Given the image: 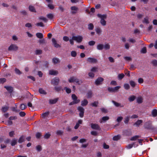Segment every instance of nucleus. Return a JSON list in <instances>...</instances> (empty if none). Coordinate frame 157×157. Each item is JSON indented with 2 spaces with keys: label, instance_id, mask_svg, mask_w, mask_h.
<instances>
[{
  "label": "nucleus",
  "instance_id": "f257e3e1",
  "mask_svg": "<svg viewBox=\"0 0 157 157\" xmlns=\"http://www.w3.org/2000/svg\"><path fill=\"white\" fill-rule=\"evenodd\" d=\"M98 17L101 19L100 21V23L101 25L103 26H105L106 24V22L105 20V19H106L107 17V15L106 14H98L97 15Z\"/></svg>",
  "mask_w": 157,
  "mask_h": 157
},
{
  "label": "nucleus",
  "instance_id": "f03ea898",
  "mask_svg": "<svg viewBox=\"0 0 157 157\" xmlns=\"http://www.w3.org/2000/svg\"><path fill=\"white\" fill-rule=\"evenodd\" d=\"M68 81L70 83L75 82L78 84L82 83V80H79L78 79L74 76L71 77L68 79Z\"/></svg>",
  "mask_w": 157,
  "mask_h": 157
},
{
  "label": "nucleus",
  "instance_id": "7ed1b4c3",
  "mask_svg": "<svg viewBox=\"0 0 157 157\" xmlns=\"http://www.w3.org/2000/svg\"><path fill=\"white\" fill-rule=\"evenodd\" d=\"M121 88L120 86H117L114 88L109 87L108 88V90L111 92H115L118 91V90Z\"/></svg>",
  "mask_w": 157,
  "mask_h": 157
},
{
  "label": "nucleus",
  "instance_id": "20e7f679",
  "mask_svg": "<svg viewBox=\"0 0 157 157\" xmlns=\"http://www.w3.org/2000/svg\"><path fill=\"white\" fill-rule=\"evenodd\" d=\"M82 37L80 36H72V39L78 43L81 42L82 40Z\"/></svg>",
  "mask_w": 157,
  "mask_h": 157
},
{
  "label": "nucleus",
  "instance_id": "39448f33",
  "mask_svg": "<svg viewBox=\"0 0 157 157\" xmlns=\"http://www.w3.org/2000/svg\"><path fill=\"white\" fill-rule=\"evenodd\" d=\"M104 81V79L102 77H98L95 80V84L96 85L98 86L101 85Z\"/></svg>",
  "mask_w": 157,
  "mask_h": 157
},
{
  "label": "nucleus",
  "instance_id": "423d86ee",
  "mask_svg": "<svg viewBox=\"0 0 157 157\" xmlns=\"http://www.w3.org/2000/svg\"><path fill=\"white\" fill-rule=\"evenodd\" d=\"M18 48V47L15 45L12 44L9 47L8 50L9 51H17Z\"/></svg>",
  "mask_w": 157,
  "mask_h": 157
},
{
  "label": "nucleus",
  "instance_id": "0eeeda50",
  "mask_svg": "<svg viewBox=\"0 0 157 157\" xmlns=\"http://www.w3.org/2000/svg\"><path fill=\"white\" fill-rule=\"evenodd\" d=\"M59 81V79L57 77H55L52 80L51 83L54 85H57L58 84Z\"/></svg>",
  "mask_w": 157,
  "mask_h": 157
},
{
  "label": "nucleus",
  "instance_id": "6e6552de",
  "mask_svg": "<svg viewBox=\"0 0 157 157\" xmlns=\"http://www.w3.org/2000/svg\"><path fill=\"white\" fill-rule=\"evenodd\" d=\"M52 42L54 46L56 48H60L61 46L57 43V42L55 38L52 39Z\"/></svg>",
  "mask_w": 157,
  "mask_h": 157
},
{
  "label": "nucleus",
  "instance_id": "1a4fd4ad",
  "mask_svg": "<svg viewBox=\"0 0 157 157\" xmlns=\"http://www.w3.org/2000/svg\"><path fill=\"white\" fill-rule=\"evenodd\" d=\"M87 60L89 62L91 63H95L97 62V60L96 59L91 57L88 58L87 59Z\"/></svg>",
  "mask_w": 157,
  "mask_h": 157
},
{
  "label": "nucleus",
  "instance_id": "9d476101",
  "mask_svg": "<svg viewBox=\"0 0 157 157\" xmlns=\"http://www.w3.org/2000/svg\"><path fill=\"white\" fill-rule=\"evenodd\" d=\"M71 9L72 11L71 12V13L72 14H75L77 12L78 10V8L77 7L75 6H71Z\"/></svg>",
  "mask_w": 157,
  "mask_h": 157
},
{
  "label": "nucleus",
  "instance_id": "9b49d317",
  "mask_svg": "<svg viewBox=\"0 0 157 157\" xmlns=\"http://www.w3.org/2000/svg\"><path fill=\"white\" fill-rule=\"evenodd\" d=\"M90 125L91 128L93 129L99 130L100 129V126L97 124L91 123Z\"/></svg>",
  "mask_w": 157,
  "mask_h": 157
},
{
  "label": "nucleus",
  "instance_id": "f8f14e48",
  "mask_svg": "<svg viewBox=\"0 0 157 157\" xmlns=\"http://www.w3.org/2000/svg\"><path fill=\"white\" fill-rule=\"evenodd\" d=\"M112 102L116 107H124L123 105H121L120 103L116 102L113 100L112 101Z\"/></svg>",
  "mask_w": 157,
  "mask_h": 157
},
{
  "label": "nucleus",
  "instance_id": "ddd939ff",
  "mask_svg": "<svg viewBox=\"0 0 157 157\" xmlns=\"http://www.w3.org/2000/svg\"><path fill=\"white\" fill-rule=\"evenodd\" d=\"M52 63L54 64H56L60 62L59 59L57 57H55L52 59Z\"/></svg>",
  "mask_w": 157,
  "mask_h": 157
},
{
  "label": "nucleus",
  "instance_id": "4468645a",
  "mask_svg": "<svg viewBox=\"0 0 157 157\" xmlns=\"http://www.w3.org/2000/svg\"><path fill=\"white\" fill-rule=\"evenodd\" d=\"M71 97L73 101L78 102V103L80 102V100L77 99V98L75 94H72Z\"/></svg>",
  "mask_w": 157,
  "mask_h": 157
},
{
  "label": "nucleus",
  "instance_id": "2eb2a0df",
  "mask_svg": "<svg viewBox=\"0 0 157 157\" xmlns=\"http://www.w3.org/2000/svg\"><path fill=\"white\" fill-rule=\"evenodd\" d=\"M58 100V98H56L54 99H50L49 100V103L50 104H55L57 101Z\"/></svg>",
  "mask_w": 157,
  "mask_h": 157
},
{
  "label": "nucleus",
  "instance_id": "dca6fc26",
  "mask_svg": "<svg viewBox=\"0 0 157 157\" xmlns=\"http://www.w3.org/2000/svg\"><path fill=\"white\" fill-rule=\"evenodd\" d=\"M144 126L145 128L149 129L151 128V124L150 122H146L145 123Z\"/></svg>",
  "mask_w": 157,
  "mask_h": 157
},
{
  "label": "nucleus",
  "instance_id": "f3484780",
  "mask_svg": "<svg viewBox=\"0 0 157 157\" xmlns=\"http://www.w3.org/2000/svg\"><path fill=\"white\" fill-rule=\"evenodd\" d=\"M58 73V71L56 70H51L49 71V74L52 75H56Z\"/></svg>",
  "mask_w": 157,
  "mask_h": 157
},
{
  "label": "nucleus",
  "instance_id": "a211bd4d",
  "mask_svg": "<svg viewBox=\"0 0 157 157\" xmlns=\"http://www.w3.org/2000/svg\"><path fill=\"white\" fill-rule=\"evenodd\" d=\"M4 87L10 93H11L12 92L13 90V88L12 87L10 86H5Z\"/></svg>",
  "mask_w": 157,
  "mask_h": 157
},
{
  "label": "nucleus",
  "instance_id": "6ab92c4d",
  "mask_svg": "<svg viewBox=\"0 0 157 157\" xmlns=\"http://www.w3.org/2000/svg\"><path fill=\"white\" fill-rule=\"evenodd\" d=\"M104 48V45L102 44H99L97 45V48L99 50H102Z\"/></svg>",
  "mask_w": 157,
  "mask_h": 157
},
{
  "label": "nucleus",
  "instance_id": "aec40b11",
  "mask_svg": "<svg viewBox=\"0 0 157 157\" xmlns=\"http://www.w3.org/2000/svg\"><path fill=\"white\" fill-rule=\"evenodd\" d=\"M25 141V136H22L19 138L18 140V142L19 143H21Z\"/></svg>",
  "mask_w": 157,
  "mask_h": 157
},
{
  "label": "nucleus",
  "instance_id": "412c9836",
  "mask_svg": "<svg viewBox=\"0 0 157 157\" xmlns=\"http://www.w3.org/2000/svg\"><path fill=\"white\" fill-rule=\"evenodd\" d=\"M88 103L87 100L86 99H84L83 101H81V105L82 106L86 105Z\"/></svg>",
  "mask_w": 157,
  "mask_h": 157
},
{
  "label": "nucleus",
  "instance_id": "4be33fe9",
  "mask_svg": "<svg viewBox=\"0 0 157 157\" xmlns=\"http://www.w3.org/2000/svg\"><path fill=\"white\" fill-rule=\"evenodd\" d=\"M143 23H145L146 24H148L149 23V21L148 20V18L147 17H145L142 21Z\"/></svg>",
  "mask_w": 157,
  "mask_h": 157
},
{
  "label": "nucleus",
  "instance_id": "5701e85b",
  "mask_svg": "<svg viewBox=\"0 0 157 157\" xmlns=\"http://www.w3.org/2000/svg\"><path fill=\"white\" fill-rule=\"evenodd\" d=\"M135 98L136 97L134 95H131L129 97L128 99L129 101L131 102L134 101L135 99Z\"/></svg>",
  "mask_w": 157,
  "mask_h": 157
},
{
  "label": "nucleus",
  "instance_id": "b1692460",
  "mask_svg": "<svg viewBox=\"0 0 157 157\" xmlns=\"http://www.w3.org/2000/svg\"><path fill=\"white\" fill-rule=\"evenodd\" d=\"M39 92L40 94H46L47 93L46 91L42 88H40L39 90Z\"/></svg>",
  "mask_w": 157,
  "mask_h": 157
},
{
  "label": "nucleus",
  "instance_id": "393cba45",
  "mask_svg": "<svg viewBox=\"0 0 157 157\" xmlns=\"http://www.w3.org/2000/svg\"><path fill=\"white\" fill-rule=\"evenodd\" d=\"M151 113L153 117H156L157 115V110L156 109H154L152 111Z\"/></svg>",
  "mask_w": 157,
  "mask_h": 157
},
{
  "label": "nucleus",
  "instance_id": "a878e982",
  "mask_svg": "<svg viewBox=\"0 0 157 157\" xmlns=\"http://www.w3.org/2000/svg\"><path fill=\"white\" fill-rule=\"evenodd\" d=\"M140 137V136L138 135H136L135 136H133V137H132L131 138L130 140L131 141H135L138 138H139Z\"/></svg>",
  "mask_w": 157,
  "mask_h": 157
},
{
  "label": "nucleus",
  "instance_id": "bb28decb",
  "mask_svg": "<svg viewBox=\"0 0 157 157\" xmlns=\"http://www.w3.org/2000/svg\"><path fill=\"white\" fill-rule=\"evenodd\" d=\"M29 10L31 12H36L35 8L33 6H29Z\"/></svg>",
  "mask_w": 157,
  "mask_h": 157
},
{
  "label": "nucleus",
  "instance_id": "cd10ccee",
  "mask_svg": "<svg viewBox=\"0 0 157 157\" xmlns=\"http://www.w3.org/2000/svg\"><path fill=\"white\" fill-rule=\"evenodd\" d=\"M36 36L38 38H42L43 36V35L41 33H38L36 34Z\"/></svg>",
  "mask_w": 157,
  "mask_h": 157
},
{
  "label": "nucleus",
  "instance_id": "c85d7f7f",
  "mask_svg": "<svg viewBox=\"0 0 157 157\" xmlns=\"http://www.w3.org/2000/svg\"><path fill=\"white\" fill-rule=\"evenodd\" d=\"M120 138L121 136L118 135L113 136V139L114 140L117 141L120 139Z\"/></svg>",
  "mask_w": 157,
  "mask_h": 157
},
{
  "label": "nucleus",
  "instance_id": "c756f323",
  "mask_svg": "<svg viewBox=\"0 0 157 157\" xmlns=\"http://www.w3.org/2000/svg\"><path fill=\"white\" fill-rule=\"evenodd\" d=\"M26 107L27 106L26 105L24 104H21L20 106V108L21 110H24Z\"/></svg>",
  "mask_w": 157,
  "mask_h": 157
},
{
  "label": "nucleus",
  "instance_id": "7c9ffc66",
  "mask_svg": "<svg viewBox=\"0 0 157 157\" xmlns=\"http://www.w3.org/2000/svg\"><path fill=\"white\" fill-rule=\"evenodd\" d=\"M71 56L73 57H75L77 55V52L75 51H73L71 52Z\"/></svg>",
  "mask_w": 157,
  "mask_h": 157
},
{
  "label": "nucleus",
  "instance_id": "2f4dec72",
  "mask_svg": "<svg viewBox=\"0 0 157 157\" xmlns=\"http://www.w3.org/2000/svg\"><path fill=\"white\" fill-rule=\"evenodd\" d=\"M129 120V116H127L125 118L124 122L125 124H128Z\"/></svg>",
  "mask_w": 157,
  "mask_h": 157
},
{
  "label": "nucleus",
  "instance_id": "473e14b6",
  "mask_svg": "<svg viewBox=\"0 0 157 157\" xmlns=\"http://www.w3.org/2000/svg\"><path fill=\"white\" fill-rule=\"evenodd\" d=\"M124 76V75L123 74L121 73L120 74H119L118 75V78L119 79L121 80L122 79Z\"/></svg>",
  "mask_w": 157,
  "mask_h": 157
},
{
  "label": "nucleus",
  "instance_id": "72a5a7b5",
  "mask_svg": "<svg viewBox=\"0 0 157 157\" xmlns=\"http://www.w3.org/2000/svg\"><path fill=\"white\" fill-rule=\"evenodd\" d=\"M135 143H133L132 144H129L126 146V147L127 149H130L133 147Z\"/></svg>",
  "mask_w": 157,
  "mask_h": 157
},
{
  "label": "nucleus",
  "instance_id": "f704fd0d",
  "mask_svg": "<svg viewBox=\"0 0 157 157\" xmlns=\"http://www.w3.org/2000/svg\"><path fill=\"white\" fill-rule=\"evenodd\" d=\"M110 46L108 44H105L104 45V48L105 50H108L110 49Z\"/></svg>",
  "mask_w": 157,
  "mask_h": 157
},
{
  "label": "nucleus",
  "instance_id": "c9c22d12",
  "mask_svg": "<svg viewBox=\"0 0 157 157\" xmlns=\"http://www.w3.org/2000/svg\"><path fill=\"white\" fill-rule=\"evenodd\" d=\"M49 113V112H46L42 113L41 115V116L42 118H44L47 116Z\"/></svg>",
  "mask_w": 157,
  "mask_h": 157
},
{
  "label": "nucleus",
  "instance_id": "e433bc0d",
  "mask_svg": "<svg viewBox=\"0 0 157 157\" xmlns=\"http://www.w3.org/2000/svg\"><path fill=\"white\" fill-rule=\"evenodd\" d=\"M17 143V140L15 139H13L12 140L11 142V145L12 146H14Z\"/></svg>",
  "mask_w": 157,
  "mask_h": 157
},
{
  "label": "nucleus",
  "instance_id": "4c0bfd02",
  "mask_svg": "<svg viewBox=\"0 0 157 157\" xmlns=\"http://www.w3.org/2000/svg\"><path fill=\"white\" fill-rule=\"evenodd\" d=\"M143 122V121L141 120H138L134 124V125L136 124L137 126H139L140 125L141 123H142Z\"/></svg>",
  "mask_w": 157,
  "mask_h": 157
},
{
  "label": "nucleus",
  "instance_id": "58836bf2",
  "mask_svg": "<svg viewBox=\"0 0 157 157\" xmlns=\"http://www.w3.org/2000/svg\"><path fill=\"white\" fill-rule=\"evenodd\" d=\"M95 31L97 34H99L101 33V30L100 28H98L95 29Z\"/></svg>",
  "mask_w": 157,
  "mask_h": 157
},
{
  "label": "nucleus",
  "instance_id": "ea45409f",
  "mask_svg": "<svg viewBox=\"0 0 157 157\" xmlns=\"http://www.w3.org/2000/svg\"><path fill=\"white\" fill-rule=\"evenodd\" d=\"M94 28V25L90 23L88 25V29L89 30H92Z\"/></svg>",
  "mask_w": 157,
  "mask_h": 157
},
{
  "label": "nucleus",
  "instance_id": "a19ab883",
  "mask_svg": "<svg viewBox=\"0 0 157 157\" xmlns=\"http://www.w3.org/2000/svg\"><path fill=\"white\" fill-rule=\"evenodd\" d=\"M35 53L36 55H40L42 54V51L41 50H37L35 51Z\"/></svg>",
  "mask_w": 157,
  "mask_h": 157
},
{
  "label": "nucleus",
  "instance_id": "79ce46f5",
  "mask_svg": "<svg viewBox=\"0 0 157 157\" xmlns=\"http://www.w3.org/2000/svg\"><path fill=\"white\" fill-rule=\"evenodd\" d=\"M124 89L126 90H128L130 88V86L129 84L127 83L124 84Z\"/></svg>",
  "mask_w": 157,
  "mask_h": 157
},
{
  "label": "nucleus",
  "instance_id": "37998d69",
  "mask_svg": "<svg viewBox=\"0 0 157 157\" xmlns=\"http://www.w3.org/2000/svg\"><path fill=\"white\" fill-rule=\"evenodd\" d=\"M47 17L50 19H52L54 17L53 14L51 13H49L47 15Z\"/></svg>",
  "mask_w": 157,
  "mask_h": 157
},
{
  "label": "nucleus",
  "instance_id": "c03bdc74",
  "mask_svg": "<svg viewBox=\"0 0 157 157\" xmlns=\"http://www.w3.org/2000/svg\"><path fill=\"white\" fill-rule=\"evenodd\" d=\"M77 109L80 112H83L84 111V109L81 106L78 107Z\"/></svg>",
  "mask_w": 157,
  "mask_h": 157
},
{
  "label": "nucleus",
  "instance_id": "a18cd8bd",
  "mask_svg": "<svg viewBox=\"0 0 157 157\" xmlns=\"http://www.w3.org/2000/svg\"><path fill=\"white\" fill-rule=\"evenodd\" d=\"M129 83L131 86L133 87H135L136 84L135 82L133 81H131L129 82Z\"/></svg>",
  "mask_w": 157,
  "mask_h": 157
},
{
  "label": "nucleus",
  "instance_id": "49530a36",
  "mask_svg": "<svg viewBox=\"0 0 157 157\" xmlns=\"http://www.w3.org/2000/svg\"><path fill=\"white\" fill-rule=\"evenodd\" d=\"M8 109V107L6 106H5L2 107V111L4 112H5L7 111Z\"/></svg>",
  "mask_w": 157,
  "mask_h": 157
},
{
  "label": "nucleus",
  "instance_id": "de8ad7c7",
  "mask_svg": "<svg viewBox=\"0 0 157 157\" xmlns=\"http://www.w3.org/2000/svg\"><path fill=\"white\" fill-rule=\"evenodd\" d=\"M36 25L37 26H40L41 27L44 26V25L43 23L42 22L37 23L36 24Z\"/></svg>",
  "mask_w": 157,
  "mask_h": 157
},
{
  "label": "nucleus",
  "instance_id": "09e8293b",
  "mask_svg": "<svg viewBox=\"0 0 157 157\" xmlns=\"http://www.w3.org/2000/svg\"><path fill=\"white\" fill-rule=\"evenodd\" d=\"M147 52V49L146 47H144L141 50V52L143 53H145Z\"/></svg>",
  "mask_w": 157,
  "mask_h": 157
},
{
  "label": "nucleus",
  "instance_id": "8fccbe9b",
  "mask_svg": "<svg viewBox=\"0 0 157 157\" xmlns=\"http://www.w3.org/2000/svg\"><path fill=\"white\" fill-rule=\"evenodd\" d=\"M15 73L19 75H20L21 74V71L18 69L15 68Z\"/></svg>",
  "mask_w": 157,
  "mask_h": 157
},
{
  "label": "nucleus",
  "instance_id": "3c124183",
  "mask_svg": "<svg viewBox=\"0 0 157 157\" xmlns=\"http://www.w3.org/2000/svg\"><path fill=\"white\" fill-rule=\"evenodd\" d=\"M88 75L91 78H93L94 76V73L90 72L89 73Z\"/></svg>",
  "mask_w": 157,
  "mask_h": 157
},
{
  "label": "nucleus",
  "instance_id": "603ef678",
  "mask_svg": "<svg viewBox=\"0 0 157 157\" xmlns=\"http://www.w3.org/2000/svg\"><path fill=\"white\" fill-rule=\"evenodd\" d=\"M64 89L66 90V92L68 94L70 93L71 92V90L70 88L67 87H65Z\"/></svg>",
  "mask_w": 157,
  "mask_h": 157
},
{
  "label": "nucleus",
  "instance_id": "864d4df0",
  "mask_svg": "<svg viewBox=\"0 0 157 157\" xmlns=\"http://www.w3.org/2000/svg\"><path fill=\"white\" fill-rule=\"evenodd\" d=\"M39 19L43 20L45 22H46L47 21V18L44 17H39Z\"/></svg>",
  "mask_w": 157,
  "mask_h": 157
},
{
  "label": "nucleus",
  "instance_id": "5fc2aeb1",
  "mask_svg": "<svg viewBox=\"0 0 157 157\" xmlns=\"http://www.w3.org/2000/svg\"><path fill=\"white\" fill-rule=\"evenodd\" d=\"M123 119V117H118L116 120V121L119 123Z\"/></svg>",
  "mask_w": 157,
  "mask_h": 157
},
{
  "label": "nucleus",
  "instance_id": "6e6d98bb",
  "mask_svg": "<svg viewBox=\"0 0 157 157\" xmlns=\"http://www.w3.org/2000/svg\"><path fill=\"white\" fill-rule=\"evenodd\" d=\"M62 89L61 86H56L55 87V90L57 91H60Z\"/></svg>",
  "mask_w": 157,
  "mask_h": 157
},
{
  "label": "nucleus",
  "instance_id": "4d7b16f0",
  "mask_svg": "<svg viewBox=\"0 0 157 157\" xmlns=\"http://www.w3.org/2000/svg\"><path fill=\"white\" fill-rule=\"evenodd\" d=\"M95 43V42L94 41H90L89 42L88 44L90 46H93Z\"/></svg>",
  "mask_w": 157,
  "mask_h": 157
},
{
  "label": "nucleus",
  "instance_id": "13d9d810",
  "mask_svg": "<svg viewBox=\"0 0 157 157\" xmlns=\"http://www.w3.org/2000/svg\"><path fill=\"white\" fill-rule=\"evenodd\" d=\"M109 119V118L107 116H105L104 117L102 118V120L104 121H105L107 120H108Z\"/></svg>",
  "mask_w": 157,
  "mask_h": 157
},
{
  "label": "nucleus",
  "instance_id": "bf43d9fd",
  "mask_svg": "<svg viewBox=\"0 0 157 157\" xmlns=\"http://www.w3.org/2000/svg\"><path fill=\"white\" fill-rule=\"evenodd\" d=\"M97 69H98V68H97L96 67H92L91 68V71L92 72H95L97 71Z\"/></svg>",
  "mask_w": 157,
  "mask_h": 157
},
{
  "label": "nucleus",
  "instance_id": "052dcab7",
  "mask_svg": "<svg viewBox=\"0 0 157 157\" xmlns=\"http://www.w3.org/2000/svg\"><path fill=\"white\" fill-rule=\"evenodd\" d=\"M50 136V134L49 133H46L44 136V138L45 139H48L49 138Z\"/></svg>",
  "mask_w": 157,
  "mask_h": 157
},
{
  "label": "nucleus",
  "instance_id": "680f3d73",
  "mask_svg": "<svg viewBox=\"0 0 157 157\" xmlns=\"http://www.w3.org/2000/svg\"><path fill=\"white\" fill-rule=\"evenodd\" d=\"M98 102L97 101H95L91 104V105L93 106L97 107V106Z\"/></svg>",
  "mask_w": 157,
  "mask_h": 157
},
{
  "label": "nucleus",
  "instance_id": "e2e57ef3",
  "mask_svg": "<svg viewBox=\"0 0 157 157\" xmlns=\"http://www.w3.org/2000/svg\"><path fill=\"white\" fill-rule=\"evenodd\" d=\"M19 115L22 117H24L25 115V113L24 112H21L19 113Z\"/></svg>",
  "mask_w": 157,
  "mask_h": 157
},
{
  "label": "nucleus",
  "instance_id": "0e129e2a",
  "mask_svg": "<svg viewBox=\"0 0 157 157\" xmlns=\"http://www.w3.org/2000/svg\"><path fill=\"white\" fill-rule=\"evenodd\" d=\"M25 26L26 27L30 28L32 27V25L31 23H28L25 24Z\"/></svg>",
  "mask_w": 157,
  "mask_h": 157
},
{
  "label": "nucleus",
  "instance_id": "69168bd1",
  "mask_svg": "<svg viewBox=\"0 0 157 157\" xmlns=\"http://www.w3.org/2000/svg\"><path fill=\"white\" fill-rule=\"evenodd\" d=\"M92 93L91 92H89L87 93V98H90L92 97Z\"/></svg>",
  "mask_w": 157,
  "mask_h": 157
},
{
  "label": "nucleus",
  "instance_id": "338daca9",
  "mask_svg": "<svg viewBox=\"0 0 157 157\" xmlns=\"http://www.w3.org/2000/svg\"><path fill=\"white\" fill-rule=\"evenodd\" d=\"M137 101L139 103H141L142 102V99L141 98H139L137 99Z\"/></svg>",
  "mask_w": 157,
  "mask_h": 157
},
{
  "label": "nucleus",
  "instance_id": "774afa93",
  "mask_svg": "<svg viewBox=\"0 0 157 157\" xmlns=\"http://www.w3.org/2000/svg\"><path fill=\"white\" fill-rule=\"evenodd\" d=\"M152 64L154 66H156L157 65V60H154L152 61Z\"/></svg>",
  "mask_w": 157,
  "mask_h": 157
}]
</instances>
